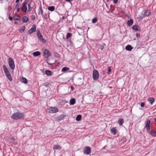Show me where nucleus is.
Listing matches in <instances>:
<instances>
[{"label": "nucleus", "instance_id": "14", "mask_svg": "<svg viewBox=\"0 0 156 156\" xmlns=\"http://www.w3.org/2000/svg\"><path fill=\"white\" fill-rule=\"evenodd\" d=\"M77 84L78 85H82L83 83V81L82 79L80 78H78L77 80Z\"/></svg>", "mask_w": 156, "mask_h": 156}, {"label": "nucleus", "instance_id": "42", "mask_svg": "<svg viewBox=\"0 0 156 156\" xmlns=\"http://www.w3.org/2000/svg\"><path fill=\"white\" fill-rule=\"evenodd\" d=\"M144 104L143 102H141L140 103V106L141 107H144Z\"/></svg>", "mask_w": 156, "mask_h": 156}, {"label": "nucleus", "instance_id": "13", "mask_svg": "<svg viewBox=\"0 0 156 156\" xmlns=\"http://www.w3.org/2000/svg\"><path fill=\"white\" fill-rule=\"evenodd\" d=\"M133 20L132 19H131L130 20H128L127 21L126 23L128 26H131L133 25Z\"/></svg>", "mask_w": 156, "mask_h": 156}, {"label": "nucleus", "instance_id": "8", "mask_svg": "<svg viewBox=\"0 0 156 156\" xmlns=\"http://www.w3.org/2000/svg\"><path fill=\"white\" fill-rule=\"evenodd\" d=\"M44 54L45 57L46 58H48L51 55V53L47 49H45Z\"/></svg>", "mask_w": 156, "mask_h": 156}, {"label": "nucleus", "instance_id": "37", "mask_svg": "<svg viewBox=\"0 0 156 156\" xmlns=\"http://www.w3.org/2000/svg\"><path fill=\"white\" fill-rule=\"evenodd\" d=\"M105 44H103V45H101L100 47V48L101 50H103L104 47V46L105 45Z\"/></svg>", "mask_w": 156, "mask_h": 156}, {"label": "nucleus", "instance_id": "23", "mask_svg": "<svg viewBox=\"0 0 156 156\" xmlns=\"http://www.w3.org/2000/svg\"><path fill=\"white\" fill-rule=\"evenodd\" d=\"M41 54V53L38 51H36L33 53V55L35 56H37Z\"/></svg>", "mask_w": 156, "mask_h": 156}, {"label": "nucleus", "instance_id": "28", "mask_svg": "<svg viewBox=\"0 0 156 156\" xmlns=\"http://www.w3.org/2000/svg\"><path fill=\"white\" fill-rule=\"evenodd\" d=\"M151 134L154 136H156V131L151 130L150 132Z\"/></svg>", "mask_w": 156, "mask_h": 156}, {"label": "nucleus", "instance_id": "12", "mask_svg": "<svg viewBox=\"0 0 156 156\" xmlns=\"http://www.w3.org/2000/svg\"><path fill=\"white\" fill-rule=\"evenodd\" d=\"M132 28L133 30H135L136 31H140V27L137 25H134L132 27Z\"/></svg>", "mask_w": 156, "mask_h": 156}, {"label": "nucleus", "instance_id": "5", "mask_svg": "<svg viewBox=\"0 0 156 156\" xmlns=\"http://www.w3.org/2000/svg\"><path fill=\"white\" fill-rule=\"evenodd\" d=\"M99 77V73L97 70L94 69L93 72V77L94 80H97Z\"/></svg>", "mask_w": 156, "mask_h": 156}, {"label": "nucleus", "instance_id": "48", "mask_svg": "<svg viewBox=\"0 0 156 156\" xmlns=\"http://www.w3.org/2000/svg\"><path fill=\"white\" fill-rule=\"evenodd\" d=\"M17 8V11L18 12H19V10H20V8Z\"/></svg>", "mask_w": 156, "mask_h": 156}, {"label": "nucleus", "instance_id": "25", "mask_svg": "<svg viewBox=\"0 0 156 156\" xmlns=\"http://www.w3.org/2000/svg\"><path fill=\"white\" fill-rule=\"evenodd\" d=\"M55 8L54 6H51L49 7L48 8V9L50 11H53L54 10Z\"/></svg>", "mask_w": 156, "mask_h": 156}, {"label": "nucleus", "instance_id": "54", "mask_svg": "<svg viewBox=\"0 0 156 156\" xmlns=\"http://www.w3.org/2000/svg\"><path fill=\"white\" fill-rule=\"evenodd\" d=\"M15 23V24H16V23H17V22H15V23Z\"/></svg>", "mask_w": 156, "mask_h": 156}, {"label": "nucleus", "instance_id": "43", "mask_svg": "<svg viewBox=\"0 0 156 156\" xmlns=\"http://www.w3.org/2000/svg\"><path fill=\"white\" fill-rule=\"evenodd\" d=\"M118 0H113L114 3L116 4L118 2Z\"/></svg>", "mask_w": 156, "mask_h": 156}, {"label": "nucleus", "instance_id": "55", "mask_svg": "<svg viewBox=\"0 0 156 156\" xmlns=\"http://www.w3.org/2000/svg\"><path fill=\"white\" fill-rule=\"evenodd\" d=\"M154 120H155V122H156V119H154Z\"/></svg>", "mask_w": 156, "mask_h": 156}, {"label": "nucleus", "instance_id": "52", "mask_svg": "<svg viewBox=\"0 0 156 156\" xmlns=\"http://www.w3.org/2000/svg\"><path fill=\"white\" fill-rule=\"evenodd\" d=\"M45 87H48V85H45Z\"/></svg>", "mask_w": 156, "mask_h": 156}, {"label": "nucleus", "instance_id": "45", "mask_svg": "<svg viewBox=\"0 0 156 156\" xmlns=\"http://www.w3.org/2000/svg\"><path fill=\"white\" fill-rule=\"evenodd\" d=\"M9 19L10 20H12L13 18L11 16H9Z\"/></svg>", "mask_w": 156, "mask_h": 156}, {"label": "nucleus", "instance_id": "38", "mask_svg": "<svg viewBox=\"0 0 156 156\" xmlns=\"http://www.w3.org/2000/svg\"><path fill=\"white\" fill-rule=\"evenodd\" d=\"M61 148V147H53V149L55 150L57 149L60 150Z\"/></svg>", "mask_w": 156, "mask_h": 156}, {"label": "nucleus", "instance_id": "27", "mask_svg": "<svg viewBox=\"0 0 156 156\" xmlns=\"http://www.w3.org/2000/svg\"><path fill=\"white\" fill-rule=\"evenodd\" d=\"M30 29L31 30L33 31L34 32H35L36 30V25L35 24H34Z\"/></svg>", "mask_w": 156, "mask_h": 156}, {"label": "nucleus", "instance_id": "33", "mask_svg": "<svg viewBox=\"0 0 156 156\" xmlns=\"http://www.w3.org/2000/svg\"><path fill=\"white\" fill-rule=\"evenodd\" d=\"M25 29V26H23L20 29V32H23Z\"/></svg>", "mask_w": 156, "mask_h": 156}, {"label": "nucleus", "instance_id": "57", "mask_svg": "<svg viewBox=\"0 0 156 156\" xmlns=\"http://www.w3.org/2000/svg\"><path fill=\"white\" fill-rule=\"evenodd\" d=\"M55 146H56V147H57V146H56V145H55Z\"/></svg>", "mask_w": 156, "mask_h": 156}, {"label": "nucleus", "instance_id": "39", "mask_svg": "<svg viewBox=\"0 0 156 156\" xmlns=\"http://www.w3.org/2000/svg\"><path fill=\"white\" fill-rule=\"evenodd\" d=\"M31 18V20H34L35 19V17L34 15H31L30 16Z\"/></svg>", "mask_w": 156, "mask_h": 156}, {"label": "nucleus", "instance_id": "47", "mask_svg": "<svg viewBox=\"0 0 156 156\" xmlns=\"http://www.w3.org/2000/svg\"><path fill=\"white\" fill-rule=\"evenodd\" d=\"M65 0L68 2H70L72 1L73 0Z\"/></svg>", "mask_w": 156, "mask_h": 156}, {"label": "nucleus", "instance_id": "3", "mask_svg": "<svg viewBox=\"0 0 156 156\" xmlns=\"http://www.w3.org/2000/svg\"><path fill=\"white\" fill-rule=\"evenodd\" d=\"M37 36L39 40L41 42L45 43L46 42L45 39L43 38V36L41 34L39 31L37 33Z\"/></svg>", "mask_w": 156, "mask_h": 156}, {"label": "nucleus", "instance_id": "7", "mask_svg": "<svg viewBox=\"0 0 156 156\" xmlns=\"http://www.w3.org/2000/svg\"><path fill=\"white\" fill-rule=\"evenodd\" d=\"M151 13L150 11L147 9H144L141 13L142 15L145 16H149Z\"/></svg>", "mask_w": 156, "mask_h": 156}, {"label": "nucleus", "instance_id": "51", "mask_svg": "<svg viewBox=\"0 0 156 156\" xmlns=\"http://www.w3.org/2000/svg\"><path fill=\"white\" fill-rule=\"evenodd\" d=\"M19 1H20V0H16V2H18Z\"/></svg>", "mask_w": 156, "mask_h": 156}, {"label": "nucleus", "instance_id": "29", "mask_svg": "<svg viewBox=\"0 0 156 156\" xmlns=\"http://www.w3.org/2000/svg\"><path fill=\"white\" fill-rule=\"evenodd\" d=\"M81 119V115H77L76 118V120L77 121H80Z\"/></svg>", "mask_w": 156, "mask_h": 156}, {"label": "nucleus", "instance_id": "17", "mask_svg": "<svg viewBox=\"0 0 156 156\" xmlns=\"http://www.w3.org/2000/svg\"><path fill=\"white\" fill-rule=\"evenodd\" d=\"M133 48L131 46L129 45H127L126 47V49L127 51H131Z\"/></svg>", "mask_w": 156, "mask_h": 156}, {"label": "nucleus", "instance_id": "18", "mask_svg": "<svg viewBox=\"0 0 156 156\" xmlns=\"http://www.w3.org/2000/svg\"><path fill=\"white\" fill-rule=\"evenodd\" d=\"M28 20V18L26 16H24L22 19V20L24 23H26Z\"/></svg>", "mask_w": 156, "mask_h": 156}, {"label": "nucleus", "instance_id": "15", "mask_svg": "<svg viewBox=\"0 0 156 156\" xmlns=\"http://www.w3.org/2000/svg\"><path fill=\"white\" fill-rule=\"evenodd\" d=\"M43 11L42 9L41 6V5L39 6V8L38 10V14L39 15H42Z\"/></svg>", "mask_w": 156, "mask_h": 156}, {"label": "nucleus", "instance_id": "9", "mask_svg": "<svg viewBox=\"0 0 156 156\" xmlns=\"http://www.w3.org/2000/svg\"><path fill=\"white\" fill-rule=\"evenodd\" d=\"M27 3L26 2H24L23 3L22 7L21 8V10L23 12H25L27 10Z\"/></svg>", "mask_w": 156, "mask_h": 156}, {"label": "nucleus", "instance_id": "30", "mask_svg": "<svg viewBox=\"0 0 156 156\" xmlns=\"http://www.w3.org/2000/svg\"><path fill=\"white\" fill-rule=\"evenodd\" d=\"M65 115H61L58 117V121L64 119Z\"/></svg>", "mask_w": 156, "mask_h": 156}, {"label": "nucleus", "instance_id": "22", "mask_svg": "<svg viewBox=\"0 0 156 156\" xmlns=\"http://www.w3.org/2000/svg\"><path fill=\"white\" fill-rule=\"evenodd\" d=\"M45 74L48 76H51L52 74L51 72L48 70H46L45 71Z\"/></svg>", "mask_w": 156, "mask_h": 156}, {"label": "nucleus", "instance_id": "10", "mask_svg": "<svg viewBox=\"0 0 156 156\" xmlns=\"http://www.w3.org/2000/svg\"><path fill=\"white\" fill-rule=\"evenodd\" d=\"M151 123V121L150 120H147L146 124L145 125V127L146 128L147 131L149 132L150 131V125Z\"/></svg>", "mask_w": 156, "mask_h": 156}, {"label": "nucleus", "instance_id": "56", "mask_svg": "<svg viewBox=\"0 0 156 156\" xmlns=\"http://www.w3.org/2000/svg\"><path fill=\"white\" fill-rule=\"evenodd\" d=\"M106 5V6H107V7H108V5H107V4Z\"/></svg>", "mask_w": 156, "mask_h": 156}, {"label": "nucleus", "instance_id": "26", "mask_svg": "<svg viewBox=\"0 0 156 156\" xmlns=\"http://www.w3.org/2000/svg\"><path fill=\"white\" fill-rule=\"evenodd\" d=\"M21 81L23 83H27V80L24 77H23L21 79Z\"/></svg>", "mask_w": 156, "mask_h": 156}, {"label": "nucleus", "instance_id": "41", "mask_svg": "<svg viewBox=\"0 0 156 156\" xmlns=\"http://www.w3.org/2000/svg\"><path fill=\"white\" fill-rule=\"evenodd\" d=\"M136 37L137 38L140 37V33H137L136 34Z\"/></svg>", "mask_w": 156, "mask_h": 156}, {"label": "nucleus", "instance_id": "36", "mask_svg": "<svg viewBox=\"0 0 156 156\" xmlns=\"http://www.w3.org/2000/svg\"><path fill=\"white\" fill-rule=\"evenodd\" d=\"M72 34L71 33H68L66 35V37L67 38L70 37H71Z\"/></svg>", "mask_w": 156, "mask_h": 156}, {"label": "nucleus", "instance_id": "53", "mask_svg": "<svg viewBox=\"0 0 156 156\" xmlns=\"http://www.w3.org/2000/svg\"><path fill=\"white\" fill-rule=\"evenodd\" d=\"M62 19H64L65 18V17H64V16H63V17H62Z\"/></svg>", "mask_w": 156, "mask_h": 156}, {"label": "nucleus", "instance_id": "4", "mask_svg": "<svg viewBox=\"0 0 156 156\" xmlns=\"http://www.w3.org/2000/svg\"><path fill=\"white\" fill-rule=\"evenodd\" d=\"M58 108L56 107H50L47 109V111L49 113H54L58 111Z\"/></svg>", "mask_w": 156, "mask_h": 156}, {"label": "nucleus", "instance_id": "24", "mask_svg": "<svg viewBox=\"0 0 156 156\" xmlns=\"http://www.w3.org/2000/svg\"><path fill=\"white\" fill-rule=\"evenodd\" d=\"M75 103V100L74 98H72L70 100V104L71 105H74Z\"/></svg>", "mask_w": 156, "mask_h": 156}, {"label": "nucleus", "instance_id": "21", "mask_svg": "<svg viewBox=\"0 0 156 156\" xmlns=\"http://www.w3.org/2000/svg\"><path fill=\"white\" fill-rule=\"evenodd\" d=\"M124 122V119L122 118L120 119L118 121V123L120 125H122Z\"/></svg>", "mask_w": 156, "mask_h": 156}, {"label": "nucleus", "instance_id": "31", "mask_svg": "<svg viewBox=\"0 0 156 156\" xmlns=\"http://www.w3.org/2000/svg\"><path fill=\"white\" fill-rule=\"evenodd\" d=\"M69 68L67 67H64L62 69V71L63 72H65L69 70Z\"/></svg>", "mask_w": 156, "mask_h": 156}, {"label": "nucleus", "instance_id": "32", "mask_svg": "<svg viewBox=\"0 0 156 156\" xmlns=\"http://www.w3.org/2000/svg\"><path fill=\"white\" fill-rule=\"evenodd\" d=\"M3 68L4 72H6L8 70L6 66L5 65L3 66Z\"/></svg>", "mask_w": 156, "mask_h": 156}, {"label": "nucleus", "instance_id": "2", "mask_svg": "<svg viewBox=\"0 0 156 156\" xmlns=\"http://www.w3.org/2000/svg\"><path fill=\"white\" fill-rule=\"evenodd\" d=\"M8 61L9 64L10 68L12 70L14 69L15 66L12 59L11 58H9Z\"/></svg>", "mask_w": 156, "mask_h": 156}, {"label": "nucleus", "instance_id": "16", "mask_svg": "<svg viewBox=\"0 0 156 156\" xmlns=\"http://www.w3.org/2000/svg\"><path fill=\"white\" fill-rule=\"evenodd\" d=\"M13 19L15 20H20V17L19 15H15L13 16Z\"/></svg>", "mask_w": 156, "mask_h": 156}, {"label": "nucleus", "instance_id": "40", "mask_svg": "<svg viewBox=\"0 0 156 156\" xmlns=\"http://www.w3.org/2000/svg\"><path fill=\"white\" fill-rule=\"evenodd\" d=\"M33 31H32V30H31L30 29V30H29L28 31V34H31V33H33Z\"/></svg>", "mask_w": 156, "mask_h": 156}, {"label": "nucleus", "instance_id": "20", "mask_svg": "<svg viewBox=\"0 0 156 156\" xmlns=\"http://www.w3.org/2000/svg\"><path fill=\"white\" fill-rule=\"evenodd\" d=\"M111 133H113L114 134H115L117 133V130L114 127L112 128L111 129Z\"/></svg>", "mask_w": 156, "mask_h": 156}, {"label": "nucleus", "instance_id": "35", "mask_svg": "<svg viewBox=\"0 0 156 156\" xmlns=\"http://www.w3.org/2000/svg\"><path fill=\"white\" fill-rule=\"evenodd\" d=\"M28 11H30L32 9V7L30 4L28 5Z\"/></svg>", "mask_w": 156, "mask_h": 156}, {"label": "nucleus", "instance_id": "19", "mask_svg": "<svg viewBox=\"0 0 156 156\" xmlns=\"http://www.w3.org/2000/svg\"><path fill=\"white\" fill-rule=\"evenodd\" d=\"M148 101L150 104H152L154 101V100L153 98H149L148 99Z\"/></svg>", "mask_w": 156, "mask_h": 156}, {"label": "nucleus", "instance_id": "50", "mask_svg": "<svg viewBox=\"0 0 156 156\" xmlns=\"http://www.w3.org/2000/svg\"><path fill=\"white\" fill-rule=\"evenodd\" d=\"M71 88L72 90H73V89H74V88H73V87L71 86Z\"/></svg>", "mask_w": 156, "mask_h": 156}, {"label": "nucleus", "instance_id": "46", "mask_svg": "<svg viewBox=\"0 0 156 156\" xmlns=\"http://www.w3.org/2000/svg\"><path fill=\"white\" fill-rule=\"evenodd\" d=\"M19 5L18 4H17L16 5V8H19Z\"/></svg>", "mask_w": 156, "mask_h": 156}, {"label": "nucleus", "instance_id": "49", "mask_svg": "<svg viewBox=\"0 0 156 156\" xmlns=\"http://www.w3.org/2000/svg\"><path fill=\"white\" fill-rule=\"evenodd\" d=\"M11 139L12 140H15V138H14V137H11Z\"/></svg>", "mask_w": 156, "mask_h": 156}, {"label": "nucleus", "instance_id": "34", "mask_svg": "<svg viewBox=\"0 0 156 156\" xmlns=\"http://www.w3.org/2000/svg\"><path fill=\"white\" fill-rule=\"evenodd\" d=\"M98 21V19L97 18H94L92 20V23H96Z\"/></svg>", "mask_w": 156, "mask_h": 156}, {"label": "nucleus", "instance_id": "11", "mask_svg": "<svg viewBox=\"0 0 156 156\" xmlns=\"http://www.w3.org/2000/svg\"><path fill=\"white\" fill-rule=\"evenodd\" d=\"M5 73L6 76L8 78V79L10 81H12V78L11 75L9 73V71L8 70V71L5 72Z\"/></svg>", "mask_w": 156, "mask_h": 156}, {"label": "nucleus", "instance_id": "6", "mask_svg": "<svg viewBox=\"0 0 156 156\" xmlns=\"http://www.w3.org/2000/svg\"><path fill=\"white\" fill-rule=\"evenodd\" d=\"M83 152L84 154L86 155L89 154L91 152V149L90 147H84Z\"/></svg>", "mask_w": 156, "mask_h": 156}, {"label": "nucleus", "instance_id": "1", "mask_svg": "<svg viewBox=\"0 0 156 156\" xmlns=\"http://www.w3.org/2000/svg\"><path fill=\"white\" fill-rule=\"evenodd\" d=\"M24 115L21 113H15L12 116V119L18 120L23 118Z\"/></svg>", "mask_w": 156, "mask_h": 156}, {"label": "nucleus", "instance_id": "44", "mask_svg": "<svg viewBox=\"0 0 156 156\" xmlns=\"http://www.w3.org/2000/svg\"><path fill=\"white\" fill-rule=\"evenodd\" d=\"M111 71V69L110 67H109L108 69V72H110Z\"/></svg>", "mask_w": 156, "mask_h": 156}]
</instances>
